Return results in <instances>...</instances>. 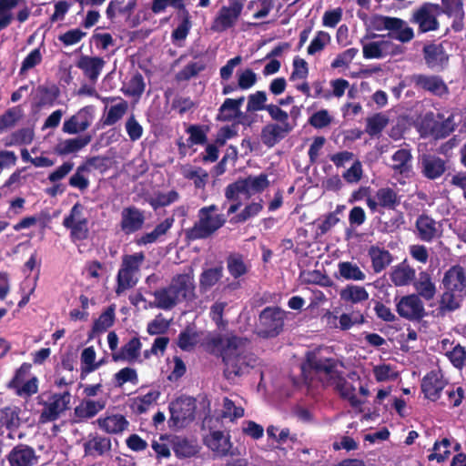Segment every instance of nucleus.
Wrapping results in <instances>:
<instances>
[{"label": "nucleus", "mask_w": 466, "mask_h": 466, "mask_svg": "<svg viewBox=\"0 0 466 466\" xmlns=\"http://www.w3.org/2000/svg\"><path fill=\"white\" fill-rule=\"evenodd\" d=\"M338 360L326 358L315 352H309L306 361L301 365L302 374L306 377L308 370H313L316 374L324 373L323 384L326 387H333L340 398L347 400L352 408L362 405L355 394V387L347 381L342 372L337 370Z\"/></svg>", "instance_id": "f257e3e1"}, {"label": "nucleus", "mask_w": 466, "mask_h": 466, "mask_svg": "<svg viewBox=\"0 0 466 466\" xmlns=\"http://www.w3.org/2000/svg\"><path fill=\"white\" fill-rule=\"evenodd\" d=\"M248 343L246 338L232 336L227 339L222 350L225 365L223 374L230 382H235L236 378L248 374L256 364L254 354L247 349Z\"/></svg>", "instance_id": "f03ea898"}, {"label": "nucleus", "mask_w": 466, "mask_h": 466, "mask_svg": "<svg viewBox=\"0 0 466 466\" xmlns=\"http://www.w3.org/2000/svg\"><path fill=\"white\" fill-rule=\"evenodd\" d=\"M441 286L440 312L445 314L459 309L466 298V268L460 264L450 267L443 274Z\"/></svg>", "instance_id": "7ed1b4c3"}, {"label": "nucleus", "mask_w": 466, "mask_h": 466, "mask_svg": "<svg viewBox=\"0 0 466 466\" xmlns=\"http://www.w3.org/2000/svg\"><path fill=\"white\" fill-rule=\"evenodd\" d=\"M195 288L192 273L177 274L167 287L153 292L155 301L150 307L170 310L183 300H191L195 297Z\"/></svg>", "instance_id": "20e7f679"}, {"label": "nucleus", "mask_w": 466, "mask_h": 466, "mask_svg": "<svg viewBox=\"0 0 466 466\" xmlns=\"http://www.w3.org/2000/svg\"><path fill=\"white\" fill-rule=\"evenodd\" d=\"M218 207L215 204L202 207L198 211V220L191 228L185 230L187 242L211 238L227 222L225 215L218 214Z\"/></svg>", "instance_id": "39448f33"}, {"label": "nucleus", "mask_w": 466, "mask_h": 466, "mask_svg": "<svg viewBox=\"0 0 466 466\" xmlns=\"http://www.w3.org/2000/svg\"><path fill=\"white\" fill-rule=\"evenodd\" d=\"M168 410L169 429L173 431L185 429L196 419L197 400L187 395H180L168 403Z\"/></svg>", "instance_id": "423d86ee"}, {"label": "nucleus", "mask_w": 466, "mask_h": 466, "mask_svg": "<svg viewBox=\"0 0 466 466\" xmlns=\"http://www.w3.org/2000/svg\"><path fill=\"white\" fill-rule=\"evenodd\" d=\"M269 185L268 174L249 175L228 184L225 188V198L228 200H238L239 195H244L247 198H249L255 194L262 193Z\"/></svg>", "instance_id": "0eeeda50"}, {"label": "nucleus", "mask_w": 466, "mask_h": 466, "mask_svg": "<svg viewBox=\"0 0 466 466\" xmlns=\"http://www.w3.org/2000/svg\"><path fill=\"white\" fill-rule=\"evenodd\" d=\"M286 311L279 307H266L258 315L257 334L263 339L276 338L284 329Z\"/></svg>", "instance_id": "6e6552de"}, {"label": "nucleus", "mask_w": 466, "mask_h": 466, "mask_svg": "<svg viewBox=\"0 0 466 466\" xmlns=\"http://www.w3.org/2000/svg\"><path fill=\"white\" fill-rule=\"evenodd\" d=\"M31 369V363H22L15 370L12 380L7 383V388L15 390V394L19 397H30L38 391V380L35 376L25 380Z\"/></svg>", "instance_id": "1a4fd4ad"}, {"label": "nucleus", "mask_w": 466, "mask_h": 466, "mask_svg": "<svg viewBox=\"0 0 466 466\" xmlns=\"http://www.w3.org/2000/svg\"><path fill=\"white\" fill-rule=\"evenodd\" d=\"M243 10V3L240 0H229L228 5H223L212 21L210 29L213 32L221 33L233 27Z\"/></svg>", "instance_id": "9d476101"}, {"label": "nucleus", "mask_w": 466, "mask_h": 466, "mask_svg": "<svg viewBox=\"0 0 466 466\" xmlns=\"http://www.w3.org/2000/svg\"><path fill=\"white\" fill-rule=\"evenodd\" d=\"M396 311L400 317L410 321H420L427 315L424 304L417 294L401 297L396 301Z\"/></svg>", "instance_id": "9b49d317"}, {"label": "nucleus", "mask_w": 466, "mask_h": 466, "mask_svg": "<svg viewBox=\"0 0 466 466\" xmlns=\"http://www.w3.org/2000/svg\"><path fill=\"white\" fill-rule=\"evenodd\" d=\"M448 382L440 369L427 372L420 382V390L424 398L436 402L441 399V392L448 386Z\"/></svg>", "instance_id": "f8f14e48"}, {"label": "nucleus", "mask_w": 466, "mask_h": 466, "mask_svg": "<svg viewBox=\"0 0 466 466\" xmlns=\"http://www.w3.org/2000/svg\"><path fill=\"white\" fill-rule=\"evenodd\" d=\"M376 34L365 35L361 40L363 57L366 59H380L383 58L388 55H398L402 53V47L400 46L394 45L392 42L388 40L374 41L365 43V39L375 38Z\"/></svg>", "instance_id": "ddd939ff"}, {"label": "nucleus", "mask_w": 466, "mask_h": 466, "mask_svg": "<svg viewBox=\"0 0 466 466\" xmlns=\"http://www.w3.org/2000/svg\"><path fill=\"white\" fill-rule=\"evenodd\" d=\"M438 9L439 4L426 2L414 11L411 21L419 25L421 33L435 31L439 28L437 16L441 15Z\"/></svg>", "instance_id": "4468645a"}, {"label": "nucleus", "mask_w": 466, "mask_h": 466, "mask_svg": "<svg viewBox=\"0 0 466 466\" xmlns=\"http://www.w3.org/2000/svg\"><path fill=\"white\" fill-rule=\"evenodd\" d=\"M410 80L417 90L429 92L437 96H442L449 93L448 86L438 75L413 74Z\"/></svg>", "instance_id": "2eb2a0df"}, {"label": "nucleus", "mask_w": 466, "mask_h": 466, "mask_svg": "<svg viewBox=\"0 0 466 466\" xmlns=\"http://www.w3.org/2000/svg\"><path fill=\"white\" fill-rule=\"evenodd\" d=\"M145 211L131 205L122 208L120 213L119 228L125 235H132L144 227Z\"/></svg>", "instance_id": "dca6fc26"}, {"label": "nucleus", "mask_w": 466, "mask_h": 466, "mask_svg": "<svg viewBox=\"0 0 466 466\" xmlns=\"http://www.w3.org/2000/svg\"><path fill=\"white\" fill-rule=\"evenodd\" d=\"M245 100L242 96L238 98H226L218 108L216 120L218 122H230L238 118V123L242 125H249L248 116L240 110Z\"/></svg>", "instance_id": "f3484780"}, {"label": "nucleus", "mask_w": 466, "mask_h": 466, "mask_svg": "<svg viewBox=\"0 0 466 466\" xmlns=\"http://www.w3.org/2000/svg\"><path fill=\"white\" fill-rule=\"evenodd\" d=\"M93 119V106H84L68 119L65 120L62 130L64 133L70 135L84 132L91 126Z\"/></svg>", "instance_id": "a211bd4d"}, {"label": "nucleus", "mask_w": 466, "mask_h": 466, "mask_svg": "<svg viewBox=\"0 0 466 466\" xmlns=\"http://www.w3.org/2000/svg\"><path fill=\"white\" fill-rule=\"evenodd\" d=\"M70 399L69 391L54 394L51 401L45 405L40 414L39 421L41 423H46L56 420L60 414L68 409Z\"/></svg>", "instance_id": "6ab92c4d"}, {"label": "nucleus", "mask_w": 466, "mask_h": 466, "mask_svg": "<svg viewBox=\"0 0 466 466\" xmlns=\"http://www.w3.org/2000/svg\"><path fill=\"white\" fill-rule=\"evenodd\" d=\"M426 66L434 71L441 72L449 63V56L441 44H426L422 49Z\"/></svg>", "instance_id": "aec40b11"}, {"label": "nucleus", "mask_w": 466, "mask_h": 466, "mask_svg": "<svg viewBox=\"0 0 466 466\" xmlns=\"http://www.w3.org/2000/svg\"><path fill=\"white\" fill-rule=\"evenodd\" d=\"M419 168L424 177L435 180L446 172L447 163L436 155L423 154L419 158Z\"/></svg>", "instance_id": "412c9836"}, {"label": "nucleus", "mask_w": 466, "mask_h": 466, "mask_svg": "<svg viewBox=\"0 0 466 466\" xmlns=\"http://www.w3.org/2000/svg\"><path fill=\"white\" fill-rule=\"evenodd\" d=\"M294 127L290 123L278 124L270 123L264 126L261 129V141L268 147H273L275 145L284 139Z\"/></svg>", "instance_id": "4be33fe9"}, {"label": "nucleus", "mask_w": 466, "mask_h": 466, "mask_svg": "<svg viewBox=\"0 0 466 466\" xmlns=\"http://www.w3.org/2000/svg\"><path fill=\"white\" fill-rule=\"evenodd\" d=\"M105 407V400L84 399L77 406L75 407L71 422L73 424H76L86 421L87 420L94 418L98 412L103 410Z\"/></svg>", "instance_id": "5701e85b"}, {"label": "nucleus", "mask_w": 466, "mask_h": 466, "mask_svg": "<svg viewBox=\"0 0 466 466\" xmlns=\"http://www.w3.org/2000/svg\"><path fill=\"white\" fill-rule=\"evenodd\" d=\"M422 124L429 128L430 134L436 139L445 138L455 129L453 116L438 121L434 119V114L429 112L425 115Z\"/></svg>", "instance_id": "b1692460"}, {"label": "nucleus", "mask_w": 466, "mask_h": 466, "mask_svg": "<svg viewBox=\"0 0 466 466\" xmlns=\"http://www.w3.org/2000/svg\"><path fill=\"white\" fill-rule=\"evenodd\" d=\"M6 458L10 466H34L38 460L34 448L23 443L15 445Z\"/></svg>", "instance_id": "393cba45"}, {"label": "nucleus", "mask_w": 466, "mask_h": 466, "mask_svg": "<svg viewBox=\"0 0 466 466\" xmlns=\"http://www.w3.org/2000/svg\"><path fill=\"white\" fill-rule=\"evenodd\" d=\"M106 61L100 56H90L82 55L77 60L76 66L82 70L84 76L93 84H96L104 66Z\"/></svg>", "instance_id": "a878e982"}, {"label": "nucleus", "mask_w": 466, "mask_h": 466, "mask_svg": "<svg viewBox=\"0 0 466 466\" xmlns=\"http://www.w3.org/2000/svg\"><path fill=\"white\" fill-rule=\"evenodd\" d=\"M85 456H104L112 449L111 439L97 433H90L83 444Z\"/></svg>", "instance_id": "bb28decb"}, {"label": "nucleus", "mask_w": 466, "mask_h": 466, "mask_svg": "<svg viewBox=\"0 0 466 466\" xmlns=\"http://www.w3.org/2000/svg\"><path fill=\"white\" fill-rule=\"evenodd\" d=\"M96 422L100 430L112 435L122 434L129 427V421L119 413L99 417Z\"/></svg>", "instance_id": "cd10ccee"}, {"label": "nucleus", "mask_w": 466, "mask_h": 466, "mask_svg": "<svg viewBox=\"0 0 466 466\" xmlns=\"http://www.w3.org/2000/svg\"><path fill=\"white\" fill-rule=\"evenodd\" d=\"M415 228L418 238L424 242H432L441 236L437 222L427 214H421L417 218Z\"/></svg>", "instance_id": "c85d7f7f"}, {"label": "nucleus", "mask_w": 466, "mask_h": 466, "mask_svg": "<svg viewBox=\"0 0 466 466\" xmlns=\"http://www.w3.org/2000/svg\"><path fill=\"white\" fill-rule=\"evenodd\" d=\"M368 255L371 260V267L375 273H380L386 269L393 260V257L389 250L377 245L370 247Z\"/></svg>", "instance_id": "c756f323"}, {"label": "nucleus", "mask_w": 466, "mask_h": 466, "mask_svg": "<svg viewBox=\"0 0 466 466\" xmlns=\"http://www.w3.org/2000/svg\"><path fill=\"white\" fill-rule=\"evenodd\" d=\"M412 284L420 298H422L425 300H431L434 299L437 289L429 272L424 270L420 271L418 278H415Z\"/></svg>", "instance_id": "7c9ffc66"}, {"label": "nucleus", "mask_w": 466, "mask_h": 466, "mask_svg": "<svg viewBox=\"0 0 466 466\" xmlns=\"http://www.w3.org/2000/svg\"><path fill=\"white\" fill-rule=\"evenodd\" d=\"M92 137L85 135L74 138L62 140L55 147V152L59 156L77 153L91 142Z\"/></svg>", "instance_id": "2f4dec72"}, {"label": "nucleus", "mask_w": 466, "mask_h": 466, "mask_svg": "<svg viewBox=\"0 0 466 466\" xmlns=\"http://www.w3.org/2000/svg\"><path fill=\"white\" fill-rule=\"evenodd\" d=\"M391 169L395 174L408 176L412 169V155L410 149L400 148L391 157Z\"/></svg>", "instance_id": "473e14b6"}, {"label": "nucleus", "mask_w": 466, "mask_h": 466, "mask_svg": "<svg viewBox=\"0 0 466 466\" xmlns=\"http://www.w3.org/2000/svg\"><path fill=\"white\" fill-rule=\"evenodd\" d=\"M141 347L142 344L139 338L133 337L125 345L121 347L118 352H115L112 354V360L116 362L121 360H127L129 362H133L139 357Z\"/></svg>", "instance_id": "72a5a7b5"}, {"label": "nucleus", "mask_w": 466, "mask_h": 466, "mask_svg": "<svg viewBox=\"0 0 466 466\" xmlns=\"http://www.w3.org/2000/svg\"><path fill=\"white\" fill-rule=\"evenodd\" d=\"M173 222L174 218H166L157 224L152 231L144 233L139 238H137L136 239V244L137 246H147L148 244L157 242L162 236H165L168 232L173 225Z\"/></svg>", "instance_id": "f704fd0d"}, {"label": "nucleus", "mask_w": 466, "mask_h": 466, "mask_svg": "<svg viewBox=\"0 0 466 466\" xmlns=\"http://www.w3.org/2000/svg\"><path fill=\"white\" fill-rule=\"evenodd\" d=\"M226 262L228 273L235 279L245 276L249 270V265L246 262L244 256L238 252L229 253Z\"/></svg>", "instance_id": "c9c22d12"}, {"label": "nucleus", "mask_w": 466, "mask_h": 466, "mask_svg": "<svg viewBox=\"0 0 466 466\" xmlns=\"http://www.w3.org/2000/svg\"><path fill=\"white\" fill-rule=\"evenodd\" d=\"M115 309V305L108 306L106 309L101 313L98 319L94 321L91 331L88 335L89 339H93L95 334L105 332L114 325L116 319Z\"/></svg>", "instance_id": "e433bc0d"}, {"label": "nucleus", "mask_w": 466, "mask_h": 466, "mask_svg": "<svg viewBox=\"0 0 466 466\" xmlns=\"http://www.w3.org/2000/svg\"><path fill=\"white\" fill-rule=\"evenodd\" d=\"M375 195L379 200L378 204H380V208L394 210L400 204V196L390 187L379 188Z\"/></svg>", "instance_id": "4c0bfd02"}, {"label": "nucleus", "mask_w": 466, "mask_h": 466, "mask_svg": "<svg viewBox=\"0 0 466 466\" xmlns=\"http://www.w3.org/2000/svg\"><path fill=\"white\" fill-rule=\"evenodd\" d=\"M160 395L161 392L158 390L153 389L147 394L134 398L132 400L131 409L137 414L146 413L149 408L158 400Z\"/></svg>", "instance_id": "58836bf2"}, {"label": "nucleus", "mask_w": 466, "mask_h": 466, "mask_svg": "<svg viewBox=\"0 0 466 466\" xmlns=\"http://www.w3.org/2000/svg\"><path fill=\"white\" fill-rule=\"evenodd\" d=\"M37 106L39 107L53 106L60 96L59 87L52 84L50 86H38L37 89Z\"/></svg>", "instance_id": "ea45409f"}, {"label": "nucleus", "mask_w": 466, "mask_h": 466, "mask_svg": "<svg viewBox=\"0 0 466 466\" xmlns=\"http://www.w3.org/2000/svg\"><path fill=\"white\" fill-rule=\"evenodd\" d=\"M340 299L346 303L358 304L369 299V293L364 287L347 285L339 292Z\"/></svg>", "instance_id": "a19ab883"}, {"label": "nucleus", "mask_w": 466, "mask_h": 466, "mask_svg": "<svg viewBox=\"0 0 466 466\" xmlns=\"http://www.w3.org/2000/svg\"><path fill=\"white\" fill-rule=\"evenodd\" d=\"M415 278V269L404 263L398 265L390 275L391 281L399 287L413 283Z\"/></svg>", "instance_id": "79ce46f5"}, {"label": "nucleus", "mask_w": 466, "mask_h": 466, "mask_svg": "<svg viewBox=\"0 0 466 466\" xmlns=\"http://www.w3.org/2000/svg\"><path fill=\"white\" fill-rule=\"evenodd\" d=\"M208 446L221 456L228 455L231 443L229 437L224 435L220 431H212L207 440Z\"/></svg>", "instance_id": "37998d69"}, {"label": "nucleus", "mask_w": 466, "mask_h": 466, "mask_svg": "<svg viewBox=\"0 0 466 466\" xmlns=\"http://www.w3.org/2000/svg\"><path fill=\"white\" fill-rule=\"evenodd\" d=\"M438 10L441 15L453 17L460 22L464 19L463 0H441V5H439Z\"/></svg>", "instance_id": "c03bdc74"}, {"label": "nucleus", "mask_w": 466, "mask_h": 466, "mask_svg": "<svg viewBox=\"0 0 466 466\" xmlns=\"http://www.w3.org/2000/svg\"><path fill=\"white\" fill-rule=\"evenodd\" d=\"M223 277V267L218 265L204 269L199 276V287L202 290H208L215 286Z\"/></svg>", "instance_id": "a18cd8bd"}, {"label": "nucleus", "mask_w": 466, "mask_h": 466, "mask_svg": "<svg viewBox=\"0 0 466 466\" xmlns=\"http://www.w3.org/2000/svg\"><path fill=\"white\" fill-rule=\"evenodd\" d=\"M172 449L178 458H189L198 452L197 446L193 441L185 437H176L172 441Z\"/></svg>", "instance_id": "49530a36"}, {"label": "nucleus", "mask_w": 466, "mask_h": 466, "mask_svg": "<svg viewBox=\"0 0 466 466\" xmlns=\"http://www.w3.org/2000/svg\"><path fill=\"white\" fill-rule=\"evenodd\" d=\"M402 19L381 15H375L370 18V27L376 31L399 29Z\"/></svg>", "instance_id": "de8ad7c7"}, {"label": "nucleus", "mask_w": 466, "mask_h": 466, "mask_svg": "<svg viewBox=\"0 0 466 466\" xmlns=\"http://www.w3.org/2000/svg\"><path fill=\"white\" fill-rule=\"evenodd\" d=\"M96 351L94 350V348L91 346V347H87L86 349L83 350L82 353H81V362H82V367H81V379H85V377L95 371L96 370H97L99 367H100V363H96Z\"/></svg>", "instance_id": "09e8293b"}, {"label": "nucleus", "mask_w": 466, "mask_h": 466, "mask_svg": "<svg viewBox=\"0 0 466 466\" xmlns=\"http://www.w3.org/2000/svg\"><path fill=\"white\" fill-rule=\"evenodd\" d=\"M206 67L207 64L204 61H191L177 73L176 79L179 82L188 81L198 76Z\"/></svg>", "instance_id": "8fccbe9b"}, {"label": "nucleus", "mask_w": 466, "mask_h": 466, "mask_svg": "<svg viewBox=\"0 0 466 466\" xmlns=\"http://www.w3.org/2000/svg\"><path fill=\"white\" fill-rule=\"evenodd\" d=\"M339 271L340 276L347 280H364L366 278L365 273L360 268L357 264L350 261H343L339 263Z\"/></svg>", "instance_id": "3c124183"}, {"label": "nucleus", "mask_w": 466, "mask_h": 466, "mask_svg": "<svg viewBox=\"0 0 466 466\" xmlns=\"http://www.w3.org/2000/svg\"><path fill=\"white\" fill-rule=\"evenodd\" d=\"M388 124L389 118L381 113H377L367 118L365 131L370 137H375L380 134Z\"/></svg>", "instance_id": "603ef678"}, {"label": "nucleus", "mask_w": 466, "mask_h": 466, "mask_svg": "<svg viewBox=\"0 0 466 466\" xmlns=\"http://www.w3.org/2000/svg\"><path fill=\"white\" fill-rule=\"evenodd\" d=\"M25 0H0V31L6 28L13 21L11 10Z\"/></svg>", "instance_id": "864d4df0"}, {"label": "nucleus", "mask_w": 466, "mask_h": 466, "mask_svg": "<svg viewBox=\"0 0 466 466\" xmlns=\"http://www.w3.org/2000/svg\"><path fill=\"white\" fill-rule=\"evenodd\" d=\"M208 127L204 129L203 126L190 125L187 128V133L189 135L187 139V146L192 147L194 145H205L208 142L207 131Z\"/></svg>", "instance_id": "5fc2aeb1"}, {"label": "nucleus", "mask_w": 466, "mask_h": 466, "mask_svg": "<svg viewBox=\"0 0 466 466\" xmlns=\"http://www.w3.org/2000/svg\"><path fill=\"white\" fill-rule=\"evenodd\" d=\"M119 99H120V102L118 104L112 106L109 108V110L104 119L105 126L115 125L127 113V111L128 109V103L122 98H119Z\"/></svg>", "instance_id": "6e6d98bb"}, {"label": "nucleus", "mask_w": 466, "mask_h": 466, "mask_svg": "<svg viewBox=\"0 0 466 466\" xmlns=\"http://www.w3.org/2000/svg\"><path fill=\"white\" fill-rule=\"evenodd\" d=\"M146 84L143 76L137 72L129 80L126 89H122L123 93L129 96L139 98L145 91Z\"/></svg>", "instance_id": "4d7b16f0"}, {"label": "nucleus", "mask_w": 466, "mask_h": 466, "mask_svg": "<svg viewBox=\"0 0 466 466\" xmlns=\"http://www.w3.org/2000/svg\"><path fill=\"white\" fill-rule=\"evenodd\" d=\"M339 322V328L342 330H348L354 325L363 324L365 322V317L360 310H351L350 313L341 314Z\"/></svg>", "instance_id": "13d9d810"}, {"label": "nucleus", "mask_w": 466, "mask_h": 466, "mask_svg": "<svg viewBox=\"0 0 466 466\" xmlns=\"http://www.w3.org/2000/svg\"><path fill=\"white\" fill-rule=\"evenodd\" d=\"M63 226L70 230V239L73 242L83 241L88 238V221H83L76 224H63Z\"/></svg>", "instance_id": "bf43d9fd"}, {"label": "nucleus", "mask_w": 466, "mask_h": 466, "mask_svg": "<svg viewBox=\"0 0 466 466\" xmlns=\"http://www.w3.org/2000/svg\"><path fill=\"white\" fill-rule=\"evenodd\" d=\"M18 410L11 407H5L1 409L0 423L7 430H14L19 427Z\"/></svg>", "instance_id": "052dcab7"}, {"label": "nucleus", "mask_w": 466, "mask_h": 466, "mask_svg": "<svg viewBox=\"0 0 466 466\" xmlns=\"http://www.w3.org/2000/svg\"><path fill=\"white\" fill-rule=\"evenodd\" d=\"M134 274L135 272L121 266L116 278L117 286L116 291L117 294L136 285V280H134Z\"/></svg>", "instance_id": "680f3d73"}, {"label": "nucleus", "mask_w": 466, "mask_h": 466, "mask_svg": "<svg viewBox=\"0 0 466 466\" xmlns=\"http://www.w3.org/2000/svg\"><path fill=\"white\" fill-rule=\"evenodd\" d=\"M446 356L454 368L462 370L466 367V349L461 344H457L447 351Z\"/></svg>", "instance_id": "e2e57ef3"}, {"label": "nucleus", "mask_w": 466, "mask_h": 466, "mask_svg": "<svg viewBox=\"0 0 466 466\" xmlns=\"http://www.w3.org/2000/svg\"><path fill=\"white\" fill-rule=\"evenodd\" d=\"M178 198L179 195L176 190H170L167 193H158L149 200V205L154 210H157L159 208L167 207L176 202Z\"/></svg>", "instance_id": "0e129e2a"}, {"label": "nucleus", "mask_w": 466, "mask_h": 466, "mask_svg": "<svg viewBox=\"0 0 466 466\" xmlns=\"http://www.w3.org/2000/svg\"><path fill=\"white\" fill-rule=\"evenodd\" d=\"M268 100L267 94L265 91H257L250 94L248 97L247 111L257 112L266 110V102Z\"/></svg>", "instance_id": "69168bd1"}, {"label": "nucleus", "mask_w": 466, "mask_h": 466, "mask_svg": "<svg viewBox=\"0 0 466 466\" xmlns=\"http://www.w3.org/2000/svg\"><path fill=\"white\" fill-rule=\"evenodd\" d=\"M444 390L451 407L457 408L461 406L463 399L465 398V390L462 387L450 384L448 382V386Z\"/></svg>", "instance_id": "338daca9"}, {"label": "nucleus", "mask_w": 466, "mask_h": 466, "mask_svg": "<svg viewBox=\"0 0 466 466\" xmlns=\"http://www.w3.org/2000/svg\"><path fill=\"white\" fill-rule=\"evenodd\" d=\"M308 122L311 127L321 129L331 124L332 117L327 109H320L313 113Z\"/></svg>", "instance_id": "774afa93"}]
</instances>
